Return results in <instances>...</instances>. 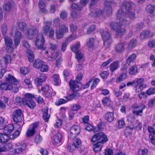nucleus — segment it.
Segmentation results:
<instances>
[{
	"instance_id": "nucleus-1",
	"label": "nucleus",
	"mask_w": 155,
	"mask_h": 155,
	"mask_svg": "<svg viewBox=\"0 0 155 155\" xmlns=\"http://www.w3.org/2000/svg\"><path fill=\"white\" fill-rule=\"evenodd\" d=\"M131 7L132 5L130 3L125 2L122 4L121 9L118 10L117 14V18L120 21V23L122 25H128L130 23V20L127 18L124 19L126 16L124 14L130 11Z\"/></svg>"
},
{
	"instance_id": "nucleus-2",
	"label": "nucleus",
	"mask_w": 155,
	"mask_h": 155,
	"mask_svg": "<svg viewBox=\"0 0 155 155\" xmlns=\"http://www.w3.org/2000/svg\"><path fill=\"white\" fill-rule=\"evenodd\" d=\"M108 139L106 136L102 132H100L94 135L91 141L94 143L97 142L94 145V150L95 152L100 151L101 149L102 145L100 143H104L107 142Z\"/></svg>"
},
{
	"instance_id": "nucleus-3",
	"label": "nucleus",
	"mask_w": 155,
	"mask_h": 155,
	"mask_svg": "<svg viewBox=\"0 0 155 155\" xmlns=\"http://www.w3.org/2000/svg\"><path fill=\"white\" fill-rule=\"evenodd\" d=\"M44 26L42 27V31L45 35H48L49 38H52L54 36V30L50 27L52 24L51 21H44L43 22Z\"/></svg>"
},
{
	"instance_id": "nucleus-4",
	"label": "nucleus",
	"mask_w": 155,
	"mask_h": 155,
	"mask_svg": "<svg viewBox=\"0 0 155 155\" xmlns=\"http://www.w3.org/2000/svg\"><path fill=\"white\" fill-rule=\"evenodd\" d=\"M45 42V38L42 33H39L36 36L35 41V45L38 49L42 51L46 49V47L44 45Z\"/></svg>"
},
{
	"instance_id": "nucleus-5",
	"label": "nucleus",
	"mask_w": 155,
	"mask_h": 155,
	"mask_svg": "<svg viewBox=\"0 0 155 155\" xmlns=\"http://www.w3.org/2000/svg\"><path fill=\"white\" fill-rule=\"evenodd\" d=\"M34 98V95L30 93H26L25 97L23 98L22 102L31 109H33L35 106V103L32 100V98Z\"/></svg>"
},
{
	"instance_id": "nucleus-6",
	"label": "nucleus",
	"mask_w": 155,
	"mask_h": 155,
	"mask_svg": "<svg viewBox=\"0 0 155 155\" xmlns=\"http://www.w3.org/2000/svg\"><path fill=\"white\" fill-rule=\"evenodd\" d=\"M83 75L79 74L77 77L76 81L71 80L69 82V86L70 88L74 91H78L80 87H81V84L78 82L82 78Z\"/></svg>"
},
{
	"instance_id": "nucleus-7",
	"label": "nucleus",
	"mask_w": 155,
	"mask_h": 155,
	"mask_svg": "<svg viewBox=\"0 0 155 155\" xmlns=\"http://www.w3.org/2000/svg\"><path fill=\"white\" fill-rule=\"evenodd\" d=\"M110 25L111 29L115 32L116 35L117 36L121 35L125 31V29L122 28L121 25L118 22H111Z\"/></svg>"
},
{
	"instance_id": "nucleus-8",
	"label": "nucleus",
	"mask_w": 155,
	"mask_h": 155,
	"mask_svg": "<svg viewBox=\"0 0 155 155\" xmlns=\"http://www.w3.org/2000/svg\"><path fill=\"white\" fill-rule=\"evenodd\" d=\"M110 25L111 29L115 32L116 35L117 36L121 35L125 31V29L122 28L121 25L118 22H111Z\"/></svg>"
},
{
	"instance_id": "nucleus-9",
	"label": "nucleus",
	"mask_w": 155,
	"mask_h": 155,
	"mask_svg": "<svg viewBox=\"0 0 155 155\" xmlns=\"http://www.w3.org/2000/svg\"><path fill=\"white\" fill-rule=\"evenodd\" d=\"M101 36L104 41V45L108 47L112 42L111 35L108 31L102 30L100 31Z\"/></svg>"
},
{
	"instance_id": "nucleus-10",
	"label": "nucleus",
	"mask_w": 155,
	"mask_h": 155,
	"mask_svg": "<svg viewBox=\"0 0 155 155\" xmlns=\"http://www.w3.org/2000/svg\"><path fill=\"white\" fill-rule=\"evenodd\" d=\"M68 32V29L67 25L62 24L60 26L59 29L56 30V38L58 39L62 38L64 36V34Z\"/></svg>"
},
{
	"instance_id": "nucleus-11",
	"label": "nucleus",
	"mask_w": 155,
	"mask_h": 155,
	"mask_svg": "<svg viewBox=\"0 0 155 155\" xmlns=\"http://www.w3.org/2000/svg\"><path fill=\"white\" fill-rule=\"evenodd\" d=\"M10 34L14 38L15 46L16 48L20 44V40L23 38V36L21 32L18 31H12Z\"/></svg>"
},
{
	"instance_id": "nucleus-12",
	"label": "nucleus",
	"mask_w": 155,
	"mask_h": 155,
	"mask_svg": "<svg viewBox=\"0 0 155 155\" xmlns=\"http://www.w3.org/2000/svg\"><path fill=\"white\" fill-rule=\"evenodd\" d=\"M38 32V30L36 26L35 25L31 26L26 32L27 37L28 39H32Z\"/></svg>"
},
{
	"instance_id": "nucleus-13",
	"label": "nucleus",
	"mask_w": 155,
	"mask_h": 155,
	"mask_svg": "<svg viewBox=\"0 0 155 155\" xmlns=\"http://www.w3.org/2000/svg\"><path fill=\"white\" fill-rule=\"evenodd\" d=\"M132 108L133 109V113L136 116H141L143 114V110L145 108V106L143 104L139 105H134Z\"/></svg>"
},
{
	"instance_id": "nucleus-14",
	"label": "nucleus",
	"mask_w": 155,
	"mask_h": 155,
	"mask_svg": "<svg viewBox=\"0 0 155 155\" xmlns=\"http://www.w3.org/2000/svg\"><path fill=\"white\" fill-rule=\"evenodd\" d=\"M143 78H137L136 84L134 85L135 91L136 93L140 92L144 88L146 87V85L143 83Z\"/></svg>"
},
{
	"instance_id": "nucleus-15",
	"label": "nucleus",
	"mask_w": 155,
	"mask_h": 155,
	"mask_svg": "<svg viewBox=\"0 0 155 155\" xmlns=\"http://www.w3.org/2000/svg\"><path fill=\"white\" fill-rule=\"evenodd\" d=\"M21 111L20 109L14 111L12 116V118L14 122L15 123H18L21 121Z\"/></svg>"
},
{
	"instance_id": "nucleus-16",
	"label": "nucleus",
	"mask_w": 155,
	"mask_h": 155,
	"mask_svg": "<svg viewBox=\"0 0 155 155\" xmlns=\"http://www.w3.org/2000/svg\"><path fill=\"white\" fill-rule=\"evenodd\" d=\"M11 61V55H6L0 60V64L2 67L6 68L7 67L8 64Z\"/></svg>"
},
{
	"instance_id": "nucleus-17",
	"label": "nucleus",
	"mask_w": 155,
	"mask_h": 155,
	"mask_svg": "<svg viewBox=\"0 0 155 155\" xmlns=\"http://www.w3.org/2000/svg\"><path fill=\"white\" fill-rule=\"evenodd\" d=\"M80 132V128L77 125H73L70 129V132L71 134V137H75L79 135Z\"/></svg>"
},
{
	"instance_id": "nucleus-18",
	"label": "nucleus",
	"mask_w": 155,
	"mask_h": 155,
	"mask_svg": "<svg viewBox=\"0 0 155 155\" xmlns=\"http://www.w3.org/2000/svg\"><path fill=\"white\" fill-rule=\"evenodd\" d=\"M153 35L149 30L143 31L140 34V38L141 40H143L148 38L152 37Z\"/></svg>"
},
{
	"instance_id": "nucleus-19",
	"label": "nucleus",
	"mask_w": 155,
	"mask_h": 155,
	"mask_svg": "<svg viewBox=\"0 0 155 155\" xmlns=\"http://www.w3.org/2000/svg\"><path fill=\"white\" fill-rule=\"evenodd\" d=\"M61 141V133H58L53 138L52 142L54 145H56Z\"/></svg>"
},
{
	"instance_id": "nucleus-20",
	"label": "nucleus",
	"mask_w": 155,
	"mask_h": 155,
	"mask_svg": "<svg viewBox=\"0 0 155 155\" xmlns=\"http://www.w3.org/2000/svg\"><path fill=\"white\" fill-rule=\"evenodd\" d=\"M5 80L12 84H15L18 82L16 79L13 76L10 74L5 77Z\"/></svg>"
},
{
	"instance_id": "nucleus-21",
	"label": "nucleus",
	"mask_w": 155,
	"mask_h": 155,
	"mask_svg": "<svg viewBox=\"0 0 155 155\" xmlns=\"http://www.w3.org/2000/svg\"><path fill=\"white\" fill-rule=\"evenodd\" d=\"M124 15L126 16L124 19L127 18L130 21V20L129 19H133L135 18V14L131 10L125 13ZM130 21L131 22V21Z\"/></svg>"
},
{
	"instance_id": "nucleus-22",
	"label": "nucleus",
	"mask_w": 155,
	"mask_h": 155,
	"mask_svg": "<svg viewBox=\"0 0 155 155\" xmlns=\"http://www.w3.org/2000/svg\"><path fill=\"white\" fill-rule=\"evenodd\" d=\"M119 61H115L110 64V70L112 72L114 71L119 68Z\"/></svg>"
},
{
	"instance_id": "nucleus-23",
	"label": "nucleus",
	"mask_w": 155,
	"mask_h": 155,
	"mask_svg": "<svg viewBox=\"0 0 155 155\" xmlns=\"http://www.w3.org/2000/svg\"><path fill=\"white\" fill-rule=\"evenodd\" d=\"M73 91L74 92L72 94L66 97V98L67 99V101L72 100L74 98H77L79 96V94L76 92L77 91Z\"/></svg>"
},
{
	"instance_id": "nucleus-24",
	"label": "nucleus",
	"mask_w": 155,
	"mask_h": 155,
	"mask_svg": "<svg viewBox=\"0 0 155 155\" xmlns=\"http://www.w3.org/2000/svg\"><path fill=\"white\" fill-rule=\"evenodd\" d=\"M125 45L124 43H119L116 45L115 49L118 52L123 51L124 49Z\"/></svg>"
},
{
	"instance_id": "nucleus-25",
	"label": "nucleus",
	"mask_w": 155,
	"mask_h": 155,
	"mask_svg": "<svg viewBox=\"0 0 155 155\" xmlns=\"http://www.w3.org/2000/svg\"><path fill=\"white\" fill-rule=\"evenodd\" d=\"M26 53L29 61L30 62H32L34 58L33 52L31 50L28 49L26 50Z\"/></svg>"
},
{
	"instance_id": "nucleus-26",
	"label": "nucleus",
	"mask_w": 155,
	"mask_h": 155,
	"mask_svg": "<svg viewBox=\"0 0 155 155\" xmlns=\"http://www.w3.org/2000/svg\"><path fill=\"white\" fill-rule=\"evenodd\" d=\"M43 110V118L46 122H47L50 117V115L48 114V108L47 107H45Z\"/></svg>"
},
{
	"instance_id": "nucleus-27",
	"label": "nucleus",
	"mask_w": 155,
	"mask_h": 155,
	"mask_svg": "<svg viewBox=\"0 0 155 155\" xmlns=\"http://www.w3.org/2000/svg\"><path fill=\"white\" fill-rule=\"evenodd\" d=\"M105 118L109 122H111L114 119V114L111 112H107L105 114Z\"/></svg>"
},
{
	"instance_id": "nucleus-28",
	"label": "nucleus",
	"mask_w": 155,
	"mask_h": 155,
	"mask_svg": "<svg viewBox=\"0 0 155 155\" xmlns=\"http://www.w3.org/2000/svg\"><path fill=\"white\" fill-rule=\"evenodd\" d=\"M77 61L79 63L82 62L83 61V55L82 54L80 51H79L75 53Z\"/></svg>"
},
{
	"instance_id": "nucleus-29",
	"label": "nucleus",
	"mask_w": 155,
	"mask_h": 155,
	"mask_svg": "<svg viewBox=\"0 0 155 155\" xmlns=\"http://www.w3.org/2000/svg\"><path fill=\"white\" fill-rule=\"evenodd\" d=\"M44 62L39 59L35 60L33 64V67L36 68H40Z\"/></svg>"
},
{
	"instance_id": "nucleus-30",
	"label": "nucleus",
	"mask_w": 155,
	"mask_h": 155,
	"mask_svg": "<svg viewBox=\"0 0 155 155\" xmlns=\"http://www.w3.org/2000/svg\"><path fill=\"white\" fill-rule=\"evenodd\" d=\"M137 43V41L136 40L132 39L129 42L128 49L129 50L131 51L132 49L136 47Z\"/></svg>"
},
{
	"instance_id": "nucleus-31",
	"label": "nucleus",
	"mask_w": 155,
	"mask_h": 155,
	"mask_svg": "<svg viewBox=\"0 0 155 155\" xmlns=\"http://www.w3.org/2000/svg\"><path fill=\"white\" fill-rule=\"evenodd\" d=\"M104 13L101 9H98L96 10L94 12H91V15L94 17L96 18L102 15Z\"/></svg>"
},
{
	"instance_id": "nucleus-32",
	"label": "nucleus",
	"mask_w": 155,
	"mask_h": 155,
	"mask_svg": "<svg viewBox=\"0 0 155 155\" xmlns=\"http://www.w3.org/2000/svg\"><path fill=\"white\" fill-rule=\"evenodd\" d=\"M136 57V55L134 54H133L130 55L127 60V64L130 65L131 63L134 62Z\"/></svg>"
},
{
	"instance_id": "nucleus-33",
	"label": "nucleus",
	"mask_w": 155,
	"mask_h": 155,
	"mask_svg": "<svg viewBox=\"0 0 155 155\" xmlns=\"http://www.w3.org/2000/svg\"><path fill=\"white\" fill-rule=\"evenodd\" d=\"M19 30L21 31H24L26 29V24L23 22H19L17 23Z\"/></svg>"
},
{
	"instance_id": "nucleus-34",
	"label": "nucleus",
	"mask_w": 155,
	"mask_h": 155,
	"mask_svg": "<svg viewBox=\"0 0 155 155\" xmlns=\"http://www.w3.org/2000/svg\"><path fill=\"white\" fill-rule=\"evenodd\" d=\"M58 56V54L55 52V51H52L51 52V55L48 56L47 60L49 61H52L54 60Z\"/></svg>"
},
{
	"instance_id": "nucleus-35",
	"label": "nucleus",
	"mask_w": 155,
	"mask_h": 155,
	"mask_svg": "<svg viewBox=\"0 0 155 155\" xmlns=\"http://www.w3.org/2000/svg\"><path fill=\"white\" fill-rule=\"evenodd\" d=\"M9 137L7 134L0 133V140L1 142L5 143L9 140Z\"/></svg>"
},
{
	"instance_id": "nucleus-36",
	"label": "nucleus",
	"mask_w": 155,
	"mask_h": 155,
	"mask_svg": "<svg viewBox=\"0 0 155 155\" xmlns=\"http://www.w3.org/2000/svg\"><path fill=\"white\" fill-rule=\"evenodd\" d=\"M14 129L13 125L9 124L7 126L4 128V131L7 132V134H10L12 132Z\"/></svg>"
},
{
	"instance_id": "nucleus-37",
	"label": "nucleus",
	"mask_w": 155,
	"mask_h": 155,
	"mask_svg": "<svg viewBox=\"0 0 155 155\" xmlns=\"http://www.w3.org/2000/svg\"><path fill=\"white\" fill-rule=\"evenodd\" d=\"M137 71V68L136 66L131 67L129 69L128 72L130 75H134L136 74Z\"/></svg>"
},
{
	"instance_id": "nucleus-38",
	"label": "nucleus",
	"mask_w": 155,
	"mask_h": 155,
	"mask_svg": "<svg viewBox=\"0 0 155 155\" xmlns=\"http://www.w3.org/2000/svg\"><path fill=\"white\" fill-rule=\"evenodd\" d=\"M127 78V74L126 73H121L118 76L116 82H120L126 79Z\"/></svg>"
},
{
	"instance_id": "nucleus-39",
	"label": "nucleus",
	"mask_w": 155,
	"mask_h": 155,
	"mask_svg": "<svg viewBox=\"0 0 155 155\" xmlns=\"http://www.w3.org/2000/svg\"><path fill=\"white\" fill-rule=\"evenodd\" d=\"M4 39L5 46H12L13 41L10 38L8 37H5Z\"/></svg>"
},
{
	"instance_id": "nucleus-40",
	"label": "nucleus",
	"mask_w": 155,
	"mask_h": 155,
	"mask_svg": "<svg viewBox=\"0 0 155 155\" xmlns=\"http://www.w3.org/2000/svg\"><path fill=\"white\" fill-rule=\"evenodd\" d=\"M80 46V42H79L77 44L74 45L71 48V49L72 51L76 53L78 52L79 50H78V48Z\"/></svg>"
},
{
	"instance_id": "nucleus-41",
	"label": "nucleus",
	"mask_w": 155,
	"mask_h": 155,
	"mask_svg": "<svg viewBox=\"0 0 155 155\" xmlns=\"http://www.w3.org/2000/svg\"><path fill=\"white\" fill-rule=\"evenodd\" d=\"M155 9V6L151 4L148 5L146 8V10L150 13H153Z\"/></svg>"
},
{
	"instance_id": "nucleus-42",
	"label": "nucleus",
	"mask_w": 155,
	"mask_h": 155,
	"mask_svg": "<svg viewBox=\"0 0 155 155\" xmlns=\"http://www.w3.org/2000/svg\"><path fill=\"white\" fill-rule=\"evenodd\" d=\"M125 127V124L123 119L118 120V128L119 129H122Z\"/></svg>"
},
{
	"instance_id": "nucleus-43",
	"label": "nucleus",
	"mask_w": 155,
	"mask_h": 155,
	"mask_svg": "<svg viewBox=\"0 0 155 155\" xmlns=\"http://www.w3.org/2000/svg\"><path fill=\"white\" fill-rule=\"evenodd\" d=\"M76 38L75 35L74 34H71L65 40V42L68 44L69 42L75 39Z\"/></svg>"
},
{
	"instance_id": "nucleus-44",
	"label": "nucleus",
	"mask_w": 155,
	"mask_h": 155,
	"mask_svg": "<svg viewBox=\"0 0 155 155\" xmlns=\"http://www.w3.org/2000/svg\"><path fill=\"white\" fill-rule=\"evenodd\" d=\"M53 82L54 85H58L59 84V78L58 75L57 74H54L53 77Z\"/></svg>"
},
{
	"instance_id": "nucleus-45",
	"label": "nucleus",
	"mask_w": 155,
	"mask_h": 155,
	"mask_svg": "<svg viewBox=\"0 0 155 155\" xmlns=\"http://www.w3.org/2000/svg\"><path fill=\"white\" fill-rule=\"evenodd\" d=\"M35 130L32 129L31 128H29L26 133V135L27 137H31L33 136L35 133Z\"/></svg>"
},
{
	"instance_id": "nucleus-46",
	"label": "nucleus",
	"mask_w": 155,
	"mask_h": 155,
	"mask_svg": "<svg viewBox=\"0 0 155 155\" xmlns=\"http://www.w3.org/2000/svg\"><path fill=\"white\" fill-rule=\"evenodd\" d=\"M102 103L105 105L109 106L111 104V101L110 99L107 97H105L102 100Z\"/></svg>"
},
{
	"instance_id": "nucleus-47",
	"label": "nucleus",
	"mask_w": 155,
	"mask_h": 155,
	"mask_svg": "<svg viewBox=\"0 0 155 155\" xmlns=\"http://www.w3.org/2000/svg\"><path fill=\"white\" fill-rule=\"evenodd\" d=\"M3 7L5 11L8 12L9 11L11 7V2H8L5 3L3 5Z\"/></svg>"
},
{
	"instance_id": "nucleus-48",
	"label": "nucleus",
	"mask_w": 155,
	"mask_h": 155,
	"mask_svg": "<svg viewBox=\"0 0 155 155\" xmlns=\"http://www.w3.org/2000/svg\"><path fill=\"white\" fill-rule=\"evenodd\" d=\"M148 131L150 133L149 136H154L155 135V129L153 127L151 126H148Z\"/></svg>"
},
{
	"instance_id": "nucleus-49",
	"label": "nucleus",
	"mask_w": 155,
	"mask_h": 155,
	"mask_svg": "<svg viewBox=\"0 0 155 155\" xmlns=\"http://www.w3.org/2000/svg\"><path fill=\"white\" fill-rule=\"evenodd\" d=\"M8 90H11L13 92L15 93L17 92L18 91L17 86L15 84L10 85L8 86Z\"/></svg>"
},
{
	"instance_id": "nucleus-50",
	"label": "nucleus",
	"mask_w": 155,
	"mask_h": 155,
	"mask_svg": "<svg viewBox=\"0 0 155 155\" xmlns=\"http://www.w3.org/2000/svg\"><path fill=\"white\" fill-rule=\"evenodd\" d=\"M73 143L77 148L80 147L81 146V140L79 139H76Z\"/></svg>"
},
{
	"instance_id": "nucleus-51",
	"label": "nucleus",
	"mask_w": 155,
	"mask_h": 155,
	"mask_svg": "<svg viewBox=\"0 0 155 155\" xmlns=\"http://www.w3.org/2000/svg\"><path fill=\"white\" fill-rule=\"evenodd\" d=\"M9 85L7 83L3 82L1 84L0 88L2 90H8V86Z\"/></svg>"
},
{
	"instance_id": "nucleus-52",
	"label": "nucleus",
	"mask_w": 155,
	"mask_h": 155,
	"mask_svg": "<svg viewBox=\"0 0 155 155\" xmlns=\"http://www.w3.org/2000/svg\"><path fill=\"white\" fill-rule=\"evenodd\" d=\"M2 33L3 35H6L7 31V25L5 24H3L1 27Z\"/></svg>"
},
{
	"instance_id": "nucleus-53",
	"label": "nucleus",
	"mask_w": 155,
	"mask_h": 155,
	"mask_svg": "<svg viewBox=\"0 0 155 155\" xmlns=\"http://www.w3.org/2000/svg\"><path fill=\"white\" fill-rule=\"evenodd\" d=\"M97 128H94L90 124H87L86 126L85 129L89 131H93L94 132H95L96 131Z\"/></svg>"
},
{
	"instance_id": "nucleus-54",
	"label": "nucleus",
	"mask_w": 155,
	"mask_h": 155,
	"mask_svg": "<svg viewBox=\"0 0 155 155\" xmlns=\"http://www.w3.org/2000/svg\"><path fill=\"white\" fill-rule=\"evenodd\" d=\"M94 40L93 38H90L87 42V45L89 48H92L93 46Z\"/></svg>"
},
{
	"instance_id": "nucleus-55",
	"label": "nucleus",
	"mask_w": 155,
	"mask_h": 155,
	"mask_svg": "<svg viewBox=\"0 0 155 155\" xmlns=\"http://www.w3.org/2000/svg\"><path fill=\"white\" fill-rule=\"evenodd\" d=\"M96 26L94 25H92L90 26L87 30V33L88 34H90L95 29Z\"/></svg>"
},
{
	"instance_id": "nucleus-56",
	"label": "nucleus",
	"mask_w": 155,
	"mask_h": 155,
	"mask_svg": "<svg viewBox=\"0 0 155 155\" xmlns=\"http://www.w3.org/2000/svg\"><path fill=\"white\" fill-rule=\"evenodd\" d=\"M43 82L44 81L38 78H36L35 79V84L38 86H41Z\"/></svg>"
},
{
	"instance_id": "nucleus-57",
	"label": "nucleus",
	"mask_w": 155,
	"mask_h": 155,
	"mask_svg": "<svg viewBox=\"0 0 155 155\" xmlns=\"http://www.w3.org/2000/svg\"><path fill=\"white\" fill-rule=\"evenodd\" d=\"M20 72L23 74H26L29 72V69L25 67H22L20 68Z\"/></svg>"
},
{
	"instance_id": "nucleus-58",
	"label": "nucleus",
	"mask_w": 155,
	"mask_h": 155,
	"mask_svg": "<svg viewBox=\"0 0 155 155\" xmlns=\"http://www.w3.org/2000/svg\"><path fill=\"white\" fill-rule=\"evenodd\" d=\"M40 68L41 71L42 72H46L48 70V66L47 65L44 64V63H43V64L41 66Z\"/></svg>"
},
{
	"instance_id": "nucleus-59",
	"label": "nucleus",
	"mask_w": 155,
	"mask_h": 155,
	"mask_svg": "<svg viewBox=\"0 0 155 155\" xmlns=\"http://www.w3.org/2000/svg\"><path fill=\"white\" fill-rule=\"evenodd\" d=\"M42 140V137L39 135H38L35 137V139L34 140L35 142L36 143V144H38L40 143Z\"/></svg>"
},
{
	"instance_id": "nucleus-60",
	"label": "nucleus",
	"mask_w": 155,
	"mask_h": 155,
	"mask_svg": "<svg viewBox=\"0 0 155 155\" xmlns=\"http://www.w3.org/2000/svg\"><path fill=\"white\" fill-rule=\"evenodd\" d=\"M147 93L148 95L155 94V88L152 87L150 88L147 90Z\"/></svg>"
},
{
	"instance_id": "nucleus-61",
	"label": "nucleus",
	"mask_w": 155,
	"mask_h": 155,
	"mask_svg": "<svg viewBox=\"0 0 155 155\" xmlns=\"http://www.w3.org/2000/svg\"><path fill=\"white\" fill-rule=\"evenodd\" d=\"M70 31L72 32H75L77 29V26L73 24H71L70 25Z\"/></svg>"
},
{
	"instance_id": "nucleus-62",
	"label": "nucleus",
	"mask_w": 155,
	"mask_h": 155,
	"mask_svg": "<svg viewBox=\"0 0 155 155\" xmlns=\"http://www.w3.org/2000/svg\"><path fill=\"white\" fill-rule=\"evenodd\" d=\"M71 8L73 9H78L80 10L81 9V7L80 5H78L77 4L73 3L71 6Z\"/></svg>"
},
{
	"instance_id": "nucleus-63",
	"label": "nucleus",
	"mask_w": 155,
	"mask_h": 155,
	"mask_svg": "<svg viewBox=\"0 0 155 155\" xmlns=\"http://www.w3.org/2000/svg\"><path fill=\"white\" fill-rule=\"evenodd\" d=\"M148 46L151 48H153L155 45V40H151L148 42Z\"/></svg>"
},
{
	"instance_id": "nucleus-64",
	"label": "nucleus",
	"mask_w": 155,
	"mask_h": 155,
	"mask_svg": "<svg viewBox=\"0 0 155 155\" xmlns=\"http://www.w3.org/2000/svg\"><path fill=\"white\" fill-rule=\"evenodd\" d=\"M147 153V150L139 149L138 151L139 155H145Z\"/></svg>"
}]
</instances>
